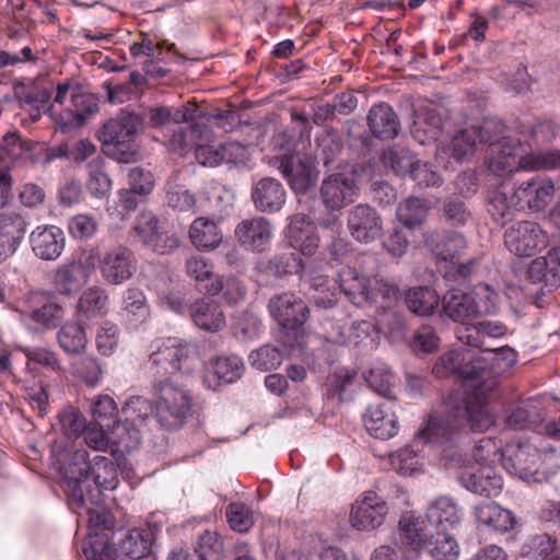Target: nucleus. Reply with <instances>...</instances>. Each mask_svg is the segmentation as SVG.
Masks as SVG:
<instances>
[{
    "label": "nucleus",
    "mask_w": 560,
    "mask_h": 560,
    "mask_svg": "<svg viewBox=\"0 0 560 560\" xmlns=\"http://www.w3.org/2000/svg\"><path fill=\"white\" fill-rule=\"evenodd\" d=\"M459 376L478 383L465 397L450 396L443 411L430 416L427 425L418 433V438L425 443L442 444L453 440L465 428L481 432L493 423L487 400L497 388L498 381L491 375L488 358L485 354L468 360L464 358Z\"/></svg>",
    "instance_id": "1"
},
{
    "label": "nucleus",
    "mask_w": 560,
    "mask_h": 560,
    "mask_svg": "<svg viewBox=\"0 0 560 560\" xmlns=\"http://www.w3.org/2000/svg\"><path fill=\"white\" fill-rule=\"evenodd\" d=\"M59 472L61 487L78 508L103 503L104 491L114 490L119 483L116 463L102 455L91 458L85 448L69 451Z\"/></svg>",
    "instance_id": "2"
},
{
    "label": "nucleus",
    "mask_w": 560,
    "mask_h": 560,
    "mask_svg": "<svg viewBox=\"0 0 560 560\" xmlns=\"http://www.w3.org/2000/svg\"><path fill=\"white\" fill-rule=\"evenodd\" d=\"M552 444L538 450L528 442L508 444L501 455L503 467L522 480L541 482L560 468V418L545 425Z\"/></svg>",
    "instance_id": "3"
},
{
    "label": "nucleus",
    "mask_w": 560,
    "mask_h": 560,
    "mask_svg": "<svg viewBox=\"0 0 560 560\" xmlns=\"http://www.w3.org/2000/svg\"><path fill=\"white\" fill-rule=\"evenodd\" d=\"M143 129L142 115L121 109L115 118L108 119L98 130L103 152L119 163L135 162L140 150L137 137Z\"/></svg>",
    "instance_id": "4"
},
{
    "label": "nucleus",
    "mask_w": 560,
    "mask_h": 560,
    "mask_svg": "<svg viewBox=\"0 0 560 560\" xmlns=\"http://www.w3.org/2000/svg\"><path fill=\"white\" fill-rule=\"evenodd\" d=\"M270 316L279 326L278 340L290 350L303 349L307 331L305 324L311 317L310 306L295 293L282 292L268 302Z\"/></svg>",
    "instance_id": "5"
},
{
    "label": "nucleus",
    "mask_w": 560,
    "mask_h": 560,
    "mask_svg": "<svg viewBox=\"0 0 560 560\" xmlns=\"http://www.w3.org/2000/svg\"><path fill=\"white\" fill-rule=\"evenodd\" d=\"M399 541L404 549V560H416L420 550L425 548L435 560H455L459 549L455 538L448 530L418 528L409 518L399 521Z\"/></svg>",
    "instance_id": "6"
},
{
    "label": "nucleus",
    "mask_w": 560,
    "mask_h": 560,
    "mask_svg": "<svg viewBox=\"0 0 560 560\" xmlns=\"http://www.w3.org/2000/svg\"><path fill=\"white\" fill-rule=\"evenodd\" d=\"M155 402V419L164 428L176 430L191 417L192 396L185 386L170 377L158 378L152 383Z\"/></svg>",
    "instance_id": "7"
},
{
    "label": "nucleus",
    "mask_w": 560,
    "mask_h": 560,
    "mask_svg": "<svg viewBox=\"0 0 560 560\" xmlns=\"http://www.w3.org/2000/svg\"><path fill=\"white\" fill-rule=\"evenodd\" d=\"M360 173L357 165H347L330 174L320 185V199L329 211H339L354 201L359 191Z\"/></svg>",
    "instance_id": "8"
},
{
    "label": "nucleus",
    "mask_w": 560,
    "mask_h": 560,
    "mask_svg": "<svg viewBox=\"0 0 560 560\" xmlns=\"http://www.w3.org/2000/svg\"><path fill=\"white\" fill-rule=\"evenodd\" d=\"M441 316L460 323L463 326L470 325L468 320L488 315L494 312V304L487 299L482 301L463 289L451 288L442 298Z\"/></svg>",
    "instance_id": "9"
},
{
    "label": "nucleus",
    "mask_w": 560,
    "mask_h": 560,
    "mask_svg": "<svg viewBox=\"0 0 560 560\" xmlns=\"http://www.w3.org/2000/svg\"><path fill=\"white\" fill-rule=\"evenodd\" d=\"M278 170L298 196L300 207L308 205L313 198H316L317 174L308 161L299 154L283 155L279 161Z\"/></svg>",
    "instance_id": "10"
},
{
    "label": "nucleus",
    "mask_w": 560,
    "mask_h": 560,
    "mask_svg": "<svg viewBox=\"0 0 560 560\" xmlns=\"http://www.w3.org/2000/svg\"><path fill=\"white\" fill-rule=\"evenodd\" d=\"M556 189L551 180L538 176L512 187V200L520 210L542 211L553 199Z\"/></svg>",
    "instance_id": "11"
},
{
    "label": "nucleus",
    "mask_w": 560,
    "mask_h": 560,
    "mask_svg": "<svg viewBox=\"0 0 560 560\" xmlns=\"http://www.w3.org/2000/svg\"><path fill=\"white\" fill-rule=\"evenodd\" d=\"M545 242L539 224L533 221H518L504 232V245L517 257H530Z\"/></svg>",
    "instance_id": "12"
},
{
    "label": "nucleus",
    "mask_w": 560,
    "mask_h": 560,
    "mask_svg": "<svg viewBox=\"0 0 560 560\" xmlns=\"http://www.w3.org/2000/svg\"><path fill=\"white\" fill-rule=\"evenodd\" d=\"M347 222L350 234L360 243H372L383 232V220L380 213L366 203L352 207L348 211Z\"/></svg>",
    "instance_id": "13"
},
{
    "label": "nucleus",
    "mask_w": 560,
    "mask_h": 560,
    "mask_svg": "<svg viewBox=\"0 0 560 560\" xmlns=\"http://www.w3.org/2000/svg\"><path fill=\"white\" fill-rule=\"evenodd\" d=\"M388 513V506L376 492L366 491L352 506L350 521L360 530L375 529L381 526Z\"/></svg>",
    "instance_id": "14"
},
{
    "label": "nucleus",
    "mask_w": 560,
    "mask_h": 560,
    "mask_svg": "<svg viewBox=\"0 0 560 560\" xmlns=\"http://www.w3.org/2000/svg\"><path fill=\"white\" fill-rule=\"evenodd\" d=\"M133 231L139 241L158 254H166L178 247L179 240L164 235L159 229V219L151 211H142L136 219Z\"/></svg>",
    "instance_id": "15"
},
{
    "label": "nucleus",
    "mask_w": 560,
    "mask_h": 560,
    "mask_svg": "<svg viewBox=\"0 0 560 560\" xmlns=\"http://www.w3.org/2000/svg\"><path fill=\"white\" fill-rule=\"evenodd\" d=\"M363 423L372 436L381 440L394 438L399 429L394 404L389 400L371 404L363 415Z\"/></svg>",
    "instance_id": "16"
},
{
    "label": "nucleus",
    "mask_w": 560,
    "mask_h": 560,
    "mask_svg": "<svg viewBox=\"0 0 560 560\" xmlns=\"http://www.w3.org/2000/svg\"><path fill=\"white\" fill-rule=\"evenodd\" d=\"M271 235V223L264 217L242 220L235 228L240 245L253 252H264Z\"/></svg>",
    "instance_id": "17"
},
{
    "label": "nucleus",
    "mask_w": 560,
    "mask_h": 560,
    "mask_svg": "<svg viewBox=\"0 0 560 560\" xmlns=\"http://www.w3.org/2000/svg\"><path fill=\"white\" fill-rule=\"evenodd\" d=\"M101 271L104 279L112 284L128 280L136 271L132 252L122 246L107 252L102 259Z\"/></svg>",
    "instance_id": "18"
},
{
    "label": "nucleus",
    "mask_w": 560,
    "mask_h": 560,
    "mask_svg": "<svg viewBox=\"0 0 560 560\" xmlns=\"http://www.w3.org/2000/svg\"><path fill=\"white\" fill-rule=\"evenodd\" d=\"M508 327L501 322L480 320L475 324L462 326L457 330V338L460 342L479 348L482 351L492 350L491 339L503 337Z\"/></svg>",
    "instance_id": "19"
},
{
    "label": "nucleus",
    "mask_w": 560,
    "mask_h": 560,
    "mask_svg": "<svg viewBox=\"0 0 560 560\" xmlns=\"http://www.w3.org/2000/svg\"><path fill=\"white\" fill-rule=\"evenodd\" d=\"M252 200L257 210L275 213L281 210L287 200L283 185L273 177H264L252 187Z\"/></svg>",
    "instance_id": "20"
},
{
    "label": "nucleus",
    "mask_w": 560,
    "mask_h": 560,
    "mask_svg": "<svg viewBox=\"0 0 560 560\" xmlns=\"http://www.w3.org/2000/svg\"><path fill=\"white\" fill-rule=\"evenodd\" d=\"M366 121L372 136L380 140H393L401 129L398 115L390 105L384 102L370 108Z\"/></svg>",
    "instance_id": "21"
},
{
    "label": "nucleus",
    "mask_w": 560,
    "mask_h": 560,
    "mask_svg": "<svg viewBox=\"0 0 560 560\" xmlns=\"http://www.w3.org/2000/svg\"><path fill=\"white\" fill-rule=\"evenodd\" d=\"M533 282H544L550 292L560 287V247H552L546 256L535 258L527 270Z\"/></svg>",
    "instance_id": "22"
},
{
    "label": "nucleus",
    "mask_w": 560,
    "mask_h": 560,
    "mask_svg": "<svg viewBox=\"0 0 560 560\" xmlns=\"http://www.w3.org/2000/svg\"><path fill=\"white\" fill-rule=\"evenodd\" d=\"M195 355V347L187 341L168 339L151 355L153 364L162 365L165 373H175Z\"/></svg>",
    "instance_id": "23"
},
{
    "label": "nucleus",
    "mask_w": 560,
    "mask_h": 560,
    "mask_svg": "<svg viewBox=\"0 0 560 560\" xmlns=\"http://www.w3.org/2000/svg\"><path fill=\"white\" fill-rule=\"evenodd\" d=\"M71 101L74 109L63 110L57 120L62 131L83 126L91 115L98 112L100 97L95 94L72 93Z\"/></svg>",
    "instance_id": "24"
},
{
    "label": "nucleus",
    "mask_w": 560,
    "mask_h": 560,
    "mask_svg": "<svg viewBox=\"0 0 560 560\" xmlns=\"http://www.w3.org/2000/svg\"><path fill=\"white\" fill-rule=\"evenodd\" d=\"M30 242L37 257L43 260H54L63 249V232L55 225L38 226L31 233Z\"/></svg>",
    "instance_id": "25"
},
{
    "label": "nucleus",
    "mask_w": 560,
    "mask_h": 560,
    "mask_svg": "<svg viewBox=\"0 0 560 560\" xmlns=\"http://www.w3.org/2000/svg\"><path fill=\"white\" fill-rule=\"evenodd\" d=\"M424 244L440 260L453 262L466 248V240L462 233L447 232L440 234L429 231L424 234Z\"/></svg>",
    "instance_id": "26"
},
{
    "label": "nucleus",
    "mask_w": 560,
    "mask_h": 560,
    "mask_svg": "<svg viewBox=\"0 0 560 560\" xmlns=\"http://www.w3.org/2000/svg\"><path fill=\"white\" fill-rule=\"evenodd\" d=\"M289 244L303 255L312 256L319 246V236L311 222H306L304 214H296L291 219L287 229Z\"/></svg>",
    "instance_id": "27"
},
{
    "label": "nucleus",
    "mask_w": 560,
    "mask_h": 560,
    "mask_svg": "<svg viewBox=\"0 0 560 560\" xmlns=\"http://www.w3.org/2000/svg\"><path fill=\"white\" fill-rule=\"evenodd\" d=\"M27 222L16 212L0 214V254L15 253L26 233Z\"/></svg>",
    "instance_id": "28"
},
{
    "label": "nucleus",
    "mask_w": 560,
    "mask_h": 560,
    "mask_svg": "<svg viewBox=\"0 0 560 560\" xmlns=\"http://www.w3.org/2000/svg\"><path fill=\"white\" fill-rule=\"evenodd\" d=\"M542 410L533 401H524L505 411L504 425L514 431L532 430L542 423Z\"/></svg>",
    "instance_id": "29"
},
{
    "label": "nucleus",
    "mask_w": 560,
    "mask_h": 560,
    "mask_svg": "<svg viewBox=\"0 0 560 560\" xmlns=\"http://www.w3.org/2000/svg\"><path fill=\"white\" fill-rule=\"evenodd\" d=\"M124 306L120 312L124 323L131 327H138L150 317V306L147 296L138 288H129L122 295Z\"/></svg>",
    "instance_id": "30"
},
{
    "label": "nucleus",
    "mask_w": 560,
    "mask_h": 560,
    "mask_svg": "<svg viewBox=\"0 0 560 560\" xmlns=\"http://www.w3.org/2000/svg\"><path fill=\"white\" fill-rule=\"evenodd\" d=\"M189 313L194 323L208 331H218L225 324L221 307L212 300H197L189 306Z\"/></svg>",
    "instance_id": "31"
},
{
    "label": "nucleus",
    "mask_w": 560,
    "mask_h": 560,
    "mask_svg": "<svg viewBox=\"0 0 560 560\" xmlns=\"http://www.w3.org/2000/svg\"><path fill=\"white\" fill-rule=\"evenodd\" d=\"M475 515L479 524L493 532L506 533L516 523L511 511L493 502L477 505L475 508Z\"/></svg>",
    "instance_id": "32"
},
{
    "label": "nucleus",
    "mask_w": 560,
    "mask_h": 560,
    "mask_svg": "<svg viewBox=\"0 0 560 560\" xmlns=\"http://www.w3.org/2000/svg\"><path fill=\"white\" fill-rule=\"evenodd\" d=\"M85 268L82 262L71 260L59 266L52 277L55 289L63 295L79 291L85 282Z\"/></svg>",
    "instance_id": "33"
},
{
    "label": "nucleus",
    "mask_w": 560,
    "mask_h": 560,
    "mask_svg": "<svg viewBox=\"0 0 560 560\" xmlns=\"http://www.w3.org/2000/svg\"><path fill=\"white\" fill-rule=\"evenodd\" d=\"M518 205L512 200V187L502 183L488 194V212L500 224L511 221Z\"/></svg>",
    "instance_id": "34"
},
{
    "label": "nucleus",
    "mask_w": 560,
    "mask_h": 560,
    "mask_svg": "<svg viewBox=\"0 0 560 560\" xmlns=\"http://www.w3.org/2000/svg\"><path fill=\"white\" fill-rule=\"evenodd\" d=\"M109 428V439L113 445H115L121 453L131 452L136 450L141 442L140 427L131 421L115 420L113 424L106 423Z\"/></svg>",
    "instance_id": "35"
},
{
    "label": "nucleus",
    "mask_w": 560,
    "mask_h": 560,
    "mask_svg": "<svg viewBox=\"0 0 560 560\" xmlns=\"http://www.w3.org/2000/svg\"><path fill=\"white\" fill-rule=\"evenodd\" d=\"M429 210L428 199L412 196L398 205L396 215L405 228L413 230L427 221Z\"/></svg>",
    "instance_id": "36"
},
{
    "label": "nucleus",
    "mask_w": 560,
    "mask_h": 560,
    "mask_svg": "<svg viewBox=\"0 0 560 560\" xmlns=\"http://www.w3.org/2000/svg\"><path fill=\"white\" fill-rule=\"evenodd\" d=\"M427 518L432 528L440 530H448L460 520L455 503L446 497L439 498L428 508Z\"/></svg>",
    "instance_id": "37"
},
{
    "label": "nucleus",
    "mask_w": 560,
    "mask_h": 560,
    "mask_svg": "<svg viewBox=\"0 0 560 560\" xmlns=\"http://www.w3.org/2000/svg\"><path fill=\"white\" fill-rule=\"evenodd\" d=\"M440 303V295L429 287H416L405 293L407 308L418 316H429L434 313Z\"/></svg>",
    "instance_id": "38"
},
{
    "label": "nucleus",
    "mask_w": 560,
    "mask_h": 560,
    "mask_svg": "<svg viewBox=\"0 0 560 560\" xmlns=\"http://www.w3.org/2000/svg\"><path fill=\"white\" fill-rule=\"evenodd\" d=\"M192 244L201 249H214L222 242V233L217 223L210 219L197 218L189 229Z\"/></svg>",
    "instance_id": "39"
},
{
    "label": "nucleus",
    "mask_w": 560,
    "mask_h": 560,
    "mask_svg": "<svg viewBox=\"0 0 560 560\" xmlns=\"http://www.w3.org/2000/svg\"><path fill=\"white\" fill-rule=\"evenodd\" d=\"M436 212L440 221L451 226H463L471 219V212L466 202L455 195L441 199Z\"/></svg>",
    "instance_id": "40"
},
{
    "label": "nucleus",
    "mask_w": 560,
    "mask_h": 560,
    "mask_svg": "<svg viewBox=\"0 0 560 560\" xmlns=\"http://www.w3.org/2000/svg\"><path fill=\"white\" fill-rule=\"evenodd\" d=\"M77 311L80 317L86 319L104 316L108 311V295L106 291L100 287L86 289L78 301Z\"/></svg>",
    "instance_id": "41"
},
{
    "label": "nucleus",
    "mask_w": 560,
    "mask_h": 560,
    "mask_svg": "<svg viewBox=\"0 0 560 560\" xmlns=\"http://www.w3.org/2000/svg\"><path fill=\"white\" fill-rule=\"evenodd\" d=\"M205 291L210 295H221L230 305L237 304L245 296V289L241 281L233 276L217 275L212 282L205 287Z\"/></svg>",
    "instance_id": "42"
},
{
    "label": "nucleus",
    "mask_w": 560,
    "mask_h": 560,
    "mask_svg": "<svg viewBox=\"0 0 560 560\" xmlns=\"http://www.w3.org/2000/svg\"><path fill=\"white\" fill-rule=\"evenodd\" d=\"M342 151V142L336 129L328 128L323 135L316 139V148L314 158L317 163H322L325 167H329Z\"/></svg>",
    "instance_id": "43"
},
{
    "label": "nucleus",
    "mask_w": 560,
    "mask_h": 560,
    "mask_svg": "<svg viewBox=\"0 0 560 560\" xmlns=\"http://www.w3.org/2000/svg\"><path fill=\"white\" fill-rule=\"evenodd\" d=\"M340 289L358 306L375 301V293L370 285V280L355 272H350L349 278L341 279Z\"/></svg>",
    "instance_id": "44"
},
{
    "label": "nucleus",
    "mask_w": 560,
    "mask_h": 560,
    "mask_svg": "<svg viewBox=\"0 0 560 560\" xmlns=\"http://www.w3.org/2000/svg\"><path fill=\"white\" fill-rule=\"evenodd\" d=\"M152 546L151 536L141 529H131L118 544V550L132 560L147 557Z\"/></svg>",
    "instance_id": "45"
},
{
    "label": "nucleus",
    "mask_w": 560,
    "mask_h": 560,
    "mask_svg": "<svg viewBox=\"0 0 560 560\" xmlns=\"http://www.w3.org/2000/svg\"><path fill=\"white\" fill-rule=\"evenodd\" d=\"M60 347L70 354H81L86 348L88 339L82 325L67 323L58 331Z\"/></svg>",
    "instance_id": "46"
},
{
    "label": "nucleus",
    "mask_w": 560,
    "mask_h": 560,
    "mask_svg": "<svg viewBox=\"0 0 560 560\" xmlns=\"http://www.w3.org/2000/svg\"><path fill=\"white\" fill-rule=\"evenodd\" d=\"M206 130L203 125L198 122L191 124L186 127H179L178 130L174 131L170 139V148L173 151L184 153L192 150L199 145L202 135Z\"/></svg>",
    "instance_id": "47"
},
{
    "label": "nucleus",
    "mask_w": 560,
    "mask_h": 560,
    "mask_svg": "<svg viewBox=\"0 0 560 560\" xmlns=\"http://www.w3.org/2000/svg\"><path fill=\"white\" fill-rule=\"evenodd\" d=\"M13 93L21 104L33 106H46L51 98V92L47 89H39L33 80L28 82L15 81L13 83Z\"/></svg>",
    "instance_id": "48"
},
{
    "label": "nucleus",
    "mask_w": 560,
    "mask_h": 560,
    "mask_svg": "<svg viewBox=\"0 0 560 560\" xmlns=\"http://www.w3.org/2000/svg\"><path fill=\"white\" fill-rule=\"evenodd\" d=\"M152 415L155 416V404L142 396L129 398L121 408V416L138 427L145 424Z\"/></svg>",
    "instance_id": "49"
},
{
    "label": "nucleus",
    "mask_w": 560,
    "mask_h": 560,
    "mask_svg": "<svg viewBox=\"0 0 560 560\" xmlns=\"http://www.w3.org/2000/svg\"><path fill=\"white\" fill-rule=\"evenodd\" d=\"M417 160V156L406 149H388L382 156L384 165L404 178L409 177Z\"/></svg>",
    "instance_id": "50"
},
{
    "label": "nucleus",
    "mask_w": 560,
    "mask_h": 560,
    "mask_svg": "<svg viewBox=\"0 0 560 560\" xmlns=\"http://www.w3.org/2000/svg\"><path fill=\"white\" fill-rule=\"evenodd\" d=\"M441 346V338L435 328L430 324L421 325L415 330L410 340V348L417 354H431Z\"/></svg>",
    "instance_id": "51"
},
{
    "label": "nucleus",
    "mask_w": 560,
    "mask_h": 560,
    "mask_svg": "<svg viewBox=\"0 0 560 560\" xmlns=\"http://www.w3.org/2000/svg\"><path fill=\"white\" fill-rule=\"evenodd\" d=\"M213 375L220 383H233L238 380L243 373L244 366L242 360L236 355L217 358L211 362Z\"/></svg>",
    "instance_id": "52"
},
{
    "label": "nucleus",
    "mask_w": 560,
    "mask_h": 560,
    "mask_svg": "<svg viewBox=\"0 0 560 560\" xmlns=\"http://www.w3.org/2000/svg\"><path fill=\"white\" fill-rule=\"evenodd\" d=\"M493 154H497V166L502 171H512L514 164L512 161L517 159V168L520 167V158L524 156L521 153V143L510 137H505L492 148Z\"/></svg>",
    "instance_id": "53"
},
{
    "label": "nucleus",
    "mask_w": 560,
    "mask_h": 560,
    "mask_svg": "<svg viewBox=\"0 0 560 560\" xmlns=\"http://www.w3.org/2000/svg\"><path fill=\"white\" fill-rule=\"evenodd\" d=\"M478 133L475 129L466 128L455 135L448 145L450 155L457 162L471 155L478 143Z\"/></svg>",
    "instance_id": "54"
},
{
    "label": "nucleus",
    "mask_w": 560,
    "mask_h": 560,
    "mask_svg": "<svg viewBox=\"0 0 560 560\" xmlns=\"http://www.w3.org/2000/svg\"><path fill=\"white\" fill-rule=\"evenodd\" d=\"M267 268L277 277L300 275L305 268L303 259L294 253L276 255L268 261Z\"/></svg>",
    "instance_id": "55"
},
{
    "label": "nucleus",
    "mask_w": 560,
    "mask_h": 560,
    "mask_svg": "<svg viewBox=\"0 0 560 560\" xmlns=\"http://www.w3.org/2000/svg\"><path fill=\"white\" fill-rule=\"evenodd\" d=\"M248 361L256 370L267 372L277 369L282 361V351L273 346L266 345L250 352Z\"/></svg>",
    "instance_id": "56"
},
{
    "label": "nucleus",
    "mask_w": 560,
    "mask_h": 560,
    "mask_svg": "<svg viewBox=\"0 0 560 560\" xmlns=\"http://www.w3.org/2000/svg\"><path fill=\"white\" fill-rule=\"evenodd\" d=\"M225 514L230 527L238 533L248 532L255 523L253 511L244 503H230L226 506Z\"/></svg>",
    "instance_id": "57"
},
{
    "label": "nucleus",
    "mask_w": 560,
    "mask_h": 560,
    "mask_svg": "<svg viewBox=\"0 0 560 560\" xmlns=\"http://www.w3.org/2000/svg\"><path fill=\"white\" fill-rule=\"evenodd\" d=\"M223 552V540L215 532H203L197 541L195 553L198 560H219Z\"/></svg>",
    "instance_id": "58"
},
{
    "label": "nucleus",
    "mask_w": 560,
    "mask_h": 560,
    "mask_svg": "<svg viewBox=\"0 0 560 560\" xmlns=\"http://www.w3.org/2000/svg\"><path fill=\"white\" fill-rule=\"evenodd\" d=\"M486 357L489 360L490 371L492 377L510 370L516 362V352L509 346L493 348L492 350H485Z\"/></svg>",
    "instance_id": "59"
},
{
    "label": "nucleus",
    "mask_w": 560,
    "mask_h": 560,
    "mask_svg": "<svg viewBox=\"0 0 560 560\" xmlns=\"http://www.w3.org/2000/svg\"><path fill=\"white\" fill-rule=\"evenodd\" d=\"M166 203L179 212H195L196 197L182 185H168L166 188Z\"/></svg>",
    "instance_id": "60"
},
{
    "label": "nucleus",
    "mask_w": 560,
    "mask_h": 560,
    "mask_svg": "<svg viewBox=\"0 0 560 560\" xmlns=\"http://www.w3.org/2000/svg\"><path fill=\"white\" fill-rule=\"evenodd\" d=\"M112 188V179L108 174L103 171L98 163L89 164V178L86 180V189L94 197L102 199L106 197Z\"/></svg>",
    "instance_id": "61"
},
{
    "label": "nucleus",
    "mask_w": 560,
    "mask_h": 560,
    "mask_svg": "<svg viewBox=\"0 0 560 560\" xmlns=\"http://www.w3.org/2000/svg\"><path fill=\"white\" fill-rule=\"evenodd\" d=\"M522 170H555L560 167V150L527 154L520 158Z\"/></svg>",
    "instance_id": "62"
},
{
    "label": "nucleus",
    "mask_w": 560,
    "mask_h": 560,
    "mask_svg": "<svg viewBox=\"0 0 560 560\" xmlns=\"http://www.w3.org/2000/svg\"><path fill=\"white\" fill-rule=\"evenodd\" d=\"M470 128L477 131V140L479 144H488L489 147L494 148L500 140L505 138L503 136L505 126L497 118H485L480 126H472Z\"/></svg>",
    "instance_id": "63"
},
{
    "label": "nucleus",
    "mask_w": 560,
    "mask_h": 560,
    "mask_svg": "<svg viewBox=\"0 0 560 560\" xmlns=\"http://www.w3.org/2000/svg\"><path fill=\"white\" fill-rule=\"evenodd\" d=\"M419 188L439 187L443 179L429 162L417 160L409 177Z\"/></svg>",
    "instance_id": "64"
}]
</instances>
